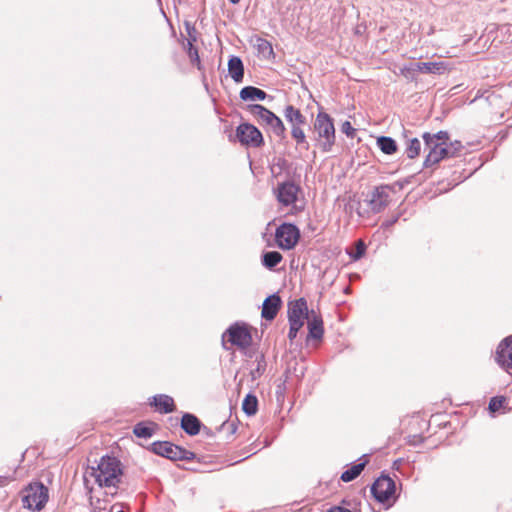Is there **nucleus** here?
<instances>
[{
  "label": "nucleus",
  "instance_id": "nucleus-16",
  "mask_svg": "<svg viewBox=\"0 0 512 512\" xmlns=\"http://www.w3.org/2000/svg\"><path fill=\"white\" fill-rule=\"evenodd\" d=\"M288 318H294V319H300V320L309 318L307 302L304 298H300L298 300H295L294 302L289 303Z\"/></svg>",
  "mask_w": 512,
  "mask_h": 512
},
{
  "label": "nucleus",
  "instance_id": "nucleus-37",
  "mask_svg": "<svg viewBox=\"0 0 512 512\" xmlns=\"http://www.w3.org/2000/svg\"><path fill=\"white\" fill-rule=\"evenodd\" d=\"M448 147L450 152H452L451 155L453 157L462 149L463 146L460 141L451 142L448 140Z\"/></svg>",
  "mask_w": 512,
  "mask_h": 512
},
{
  "label": "nucleus",
  "instance_id": "nucleus-28",
  "mask_svg": "<svg viewBox=\"0 0 512 512\" xmlns=\"http://www.w3.org/2000/svg\"><path fill=\"white\" fill-rule=\"evenodd\" d=\"M302 125H294L291 127V136L295 140L298 146H301L305 149L309 148V143L306 140V135L301 128Z\"/></svg>",
  "mask_w": 512,
  "mask_h": 512
},
{
  "label": "nucleus",
  "instance_id": "nucleus-44",
  "mask_svg": "<svg viewBox=\"0 0 512 512\" xmlns=\"http://www.w3.org/2000/svg\"><path fill=\"white\" fill-rule=\"evenodd\" d=\"M327 512H351V511L346 508L336 506V507H332Z\"/></svg>",
  "mask_w": 512,
  "mask_h": 512
},
{
  "label": "nucleus",
  "instance_id": "nucleus-1",
  "mask_svg": "<svg viewBox=\"0 0 512 512\" xmlns=\"http://www.w3.org/2000/svg\"><path fill=\"white\" fill-rule=\"evenodd\" d=\"M87 473L94 478L101 488L112 489L115 495L123 476V467L120 460L112 456L101 457L96 467H90Z\"/></svg>",
  "mask_w": 512,
  "mask_h": 512
},
{
  "label": "nucleus",
  "instance_id": "nucleus-45",
  "mask_svg": "<svg viewBox=\"0 0 512 512\" xmlns=\"http://www.w3.org/2000/svg\"><path fill=\"white\" fill-rule=\"evenodd\" d=\"M286 160L285 159H279L278 162H277V166L280 168V169H283L286 165Z\"/></svg>",
  "mask_w": 512,
  "mask_h": 512
},
{
  "label": "nucleus",
  "instance_id": "nucleus-39",
  "mask_svg": "<svg viewBox=\"0 0 512 512\" xmlns=\"http://www.w3.org/2000/svg\"><path fill=\"white\" fill-rule=\"evenodd\" d=\"M290 328L300 330L304 324V320L288 318Z\"/></svg>",
  "mask_w": 512,
  "mask_h": 512
},
{
  "label": "nucleus",
  "instance_id": "nucleus-15",
  "mask_svg": "<svg viewBox=\"0 0 512 512\" xmlns=\"http://www.w3.org/2000/svg\"><path fill=\"white\" fill-rule=\"evenodd\" d=\"M451 153L448 147V141H445V144L439 146L436 151L427 154L423 166L426 168L431 167L445 158L452 157Z\"/></svg>",
  "mask_w": 512,
  "mask_h": 512
},
{
  "label": "nucleus",
  "instance_id": "nucleus-20",
  "mask_svg": "<svg viewBox=\"0 0 512 512\" xmlns=\"http://www.w3.org/2000/svg\"><path fill=\"white\" fill-rule=\"evenodd\" d=\"M368 463L367 455H363L356 464H354L351 468L345 470L342 474L340 479L343 482H350L356 479L361 472L364 470L365 466Z\"/></svg>",
  "mask_w": 512,
  "mask_h": 512
},
{
  "label": "nucleus",
  "instance_id": "nucleus-36",
  "mask_svg": "<svg viewBox=\"0 0 512 512\" xmlns=\"http://www.w3.org/2000/svg\"><path fill=\"white\" fill-rule=\"evenodd\" d=\"M341 131L346 134L348 137L353 138L356 133V129L353 128L349 121H345L341 125Z\"/></svg>",
  "mask_w": 512,
  "mask_h": 512
},
{
  "label": "nucleus",
  "instance_id": "nucleus-23",
  "mask_svg": "<svg viewBox=\"0 0 512 512\" xmlns=\"http://www.w3.org/2000/svg\"><path fill=\"white\" fill-rule=\"evenodd\" d=\"M284 117L287 122L292 126L304 125L306 123L305 116L301 111L292 105H288L284 109Z\"/></svg>",
  "mask_w": 512,
  "mask_h": 512
},
{
  "label": "nucleus",
  "instance_id": "nucleus-27",
  "mask_svg": "<svg viewBox=\"0 0 512 512\" xmlns=\"http://www.w3.org/2000/svg\"><path fill=\"white\" fill-rule=\"evenodd\" d=\"M242 409L248 416L255 415L258 409L257 397L251 393L247 394L243 400Z\"/></svg>",
  "mask_w": 512,
  "mask_h": 512
},
{
  "label": "nucleus",
  "instance_id": "nucleus-21",
  "mask_svg": "<svg viewBox=\"0 0 512 512\" xmlns=\"http://www.w3.org/2000/svg\"><path fill=\"white\" fill-rule=\"evenodd\" d=\"M239 97L243 101H263L267 97V93L255 86H245L240 90Z\"/></svg>",
  "mask_w": 512,
  "mask_h": 512
},
{
  "label": "nucleus",
  "instance_id": "nucleus-35",
  "mask_svg": "<svg viewBox=\"0 0 512 512\" xmlns=\"http://www.w3.org/2000/svg\"><path fill=\"white\" fill-rule=\"evenodd\" d=\"M504 402V397H493L489 402L488 409L490 410V412L495 413L503 407Z\"/></svg>",
  "mask_w": 512,
  "mask_h": 512
},
{
  "label": "nucleus",
  "instance_id": "nucleus-32",
  "mask_svg": "<svg viewBox=\"0 0 512 512\" xmlns=\"http://www.w3.org/2000/svg\"><path fill=\"white\" fill-rule=\"evenodd\" d=\"M366 252V244L362 240H358L355 245V249L349 252V256L352 260L357 261L361 259Z\"/></svg>",
  "mask_w": 512,
  "mask_h": 512
},
{
  "label": "nucleus",
  "instance_id": "nucleus-46",
  "mask_svg": "<svg viewBox=\"0 0 512 512\" xmlns=\"http://www.w3.org/2000/svg\"><path fill=\"white\" fill-rule=\"evenodd\" d=\"M229 2L232 4H238L240 2V0H229Z\"/></svg>",
  "mask_w": 512,
  "mask_h": 512
},
{
  "label": "nucleus",
  "instance_id": "nucleus-41",
  "mask_svg": "<svg viewBox=\"0 0 512 512\" xmlns=\"http://www.w3.org/2000/svg\"><path fill=\"white\" fill-rule=\"evenodd\" d=\"M398 219H399V215L394 216V217H392L390 219H387L386 221L383 222L382 226L384 228H389L392 225H394L398 221Z\"/></svg>",
  "mask_w": 512,
  "mask_h": 512
},
{
  "label": "nucleus",
  "instance_id": "nucleus-24",
  "mask_svg": "<svg viewBox=\"0 0 512 512\" xmlns=\"http://www.w3.org/2000/svg\"><path fill=\"white\" fill-rule=\"evenodd\" d=\"M312 313L314 312L312 311ZM308 329L310 337L314 339H321L324 333L323 321L321 317L317 316L316 314H313L311 317L309 316Z\"/></svg>",
  "mask_w": 512,
  "mask_h": 512
},
{
  "label": "nucleus",
  "instance_id": "nucleus-18",
  "mask_svg": "<svg viewBox=\"0 0 512 512\" xmlns=\"http://www.w3.org/2000/svg\"><path fill=\"white\" fill-rule=\"evenodd\" d=\"M181 428L190 436H195L200 432L201 422L191 413L183 414L181 418Z\"/></svg>",
  "mask_w": 512,
  "mask_h": 512
},
{
  "label": "nucleus",
  "instance_id": "nucleus-38",
  "mask_svg": "<svg viewBox=\"0 0 512 512\" xmlns=\"http://www.w3.org/2000/svg\"><path fill=\"white\" fill-rule=\"evenodd\" d=\"M185 28H186V31H187V34L189 36V40L188 41H191L192 43L196 41V29L193 25H191L190 23L186 22L185 23Z\"/></svg>",
  "mask_w": 512,
  "mask_h": 512
},
{
  "label": "nucleus",
  "instance_id": "nucleus-31",
  "mask_svg": "<svg viewBox=\"0 0 512 512\" xmlns=\"http://www.w3.org/2000/svg\"><path fill=\"white\" fill-rule=\"evenodd\" d=\"M153 432V428L143 422L137 423L133 428V433L139 438H150Z\"/></svg>",
  "mask_w": 512,
  "mask_h": 512
},
{
  "label": "nucleus",
  "instance_id": "nucleus-26",
  "mask_svg": "<svg viewBox=\"0 0 512 512\" xmlns=\"http://www.w3.org/2000/svg\"><path fill=\"white\" fill-rule=\"evenodd\" d=\"M283 259L278 251H268L262 255V264L268 269L275 268Z\"/></svg>",
  "mask_w": 512,
  "mask_h": 512
},
{
  "label": "nucleus",
  "instance_id": "nucleus-5",
  "mask_svg": "<svg viewBox=\"0 0 512 512\" xmlns=\"http://www.w3.org/2000/svg\"><path fill=\"white\" fill-rule=\"evenodd\" d=\"M249 112L259 120L267 124L278 137H284L286 128L282 120L272 111L260 104L248 105Z\"/></svg>",
  "mask_w": 512,
  "mask_h": 512
},
{
  "label": "nucleus",
  "instance_id": "nucleus-14",
  "mask_svg": "<svg viewBox=\"0 0 512 512\" xmlns=\"http://www.w3.org/2000/svg\"><path fill=\"white\" fill-rule=\"evenodd\" d=\"M424 140L425 150L429 152L436 151L439 146L445 144V141L449 140V134L446 131H439L437 133H424L422 135Z\"/></svg>",
  "mask_w": 512,
  "mask_h": 512
},
{
  "label": "nucleus",
  "instance_id": "nucleus-47",
  "mask_svg": "<svg viewBox=\"0 0 512 512\" xmlns=\"http://www.w3.org/2000/svg\"><path fill=\"white\" fill-rule=\"evenodd\" d=\"M118 512H124V511H118Z\"/></svg>",
  "mask_w": 512,
  "mask_h": 512
},
{
  "label": "nucleus",
  "instance_id": "nucleus-8",
  "mask_svg": "<svg viewBox=\"0 0 512 512\" xmlns=\"http://www.w3.org/2000/svg\"><path fill=\"white\" fill-rule=\"evenodd\" d=\"M236 137L241 144L246 146L260 147L263 144L261 132L249 123H243L237 127Z\"/></svg>",
  "mask_w": 512,
  "mask_h": 512
},
{
  "label": "nucleus",
  "instance_id": "nucleus-29",
  "mask_svg": "<svg viewBox=\"0 0 512 512\" xmlns=\"http://www.w3.org/2000/svg\"><path fill=\"white\" fill-rule=\"evenodd\" d=\"M256 47L259 54L265 58H270L272 55H274L272 44L266 39L258 38Z\"/></svg>",
  "mask_w": 512,
  "mask_h": 512
},
{
  "label": "nucleus",
  "instance_id": "nucleus-25",
  "mask_svg": "<svg viewBox=\"0 0 512 512\" xmlns=\"http://www.w3.org/2000/svg\"><path fill=\"white\" fill-rule=\"evenodd\" d=\"M377 146L387 155H392L397 151L396 141L388 136H380L377 138Z\"/></svg>",
  "mask_w": 512,
  "mask_h": 512
},
{
  "label": "nucleus",
  "instance_id": "nucleus-4",
  "mask_svg": "<svg viewBox=\"0 0 512 512\" xmlns=\"http://www.w3.org/2000/svg\"><path fill=\"white\" fill-rule=\"evenodd\" d=\"M151 450L155 454L172 461H191L196 457L194 452L168 441H157L152 443Z\"/></svg>",
  "mask_w": 512,
  "mask_h": 512
},
{
  "label": "nucleus",
  "instance_id": "nucleus-30",
  "mask_svg": "<svg viewBox=\"0 0 512 512\" xmlns=\"http://www.w3.org/2000/svg\"><path fill=\"white\" fill-rule=\"evenodd\" d=\"M421 143L419 139L412 138L408 141V145L406 147L405 153L408 158L413 159L420 154Z\"/></svg>",
  "mask_w": 512,
  "mask_h": 512
},
{
  "label": "nucleus",
  "instance_id": "nucleus-22",
  "mask_svg": "<svg viewBox=\"0 0 512 512\" xmlns=\"http://www.w3.org/2000/svg\"><path fill=\"white\" fill-rule=\"evenodd\" d=\"M416 69L422 73L440 75L447 70V64L445 62H418Z\"/></svg>",
  "mask_w": 512,
  "mask_h": 512
},
{
  "label": "nucleus",
  "instance_id": "nucleus-6",
  "mask_svg": "<svg viewBox=\"0 0 512 512\" xmlns=\"http://www.w3.org/2000/svg\"><path fill=\"white\" fill-rule=\"evenodd\" d=\"M300 238L298 227L291 223L281 224L275 232V240L277 245L283 250L294 248Z\"/></svg>",
  "mask_w": 512,
  "mask_h": 512
},
{
  "label": "nucleus",
  "instance_id": "nucleus-34",
  "mask_svg": "<svg viewBox=\"0 0 512 512\" xmlns=\"http://www.w3.org/2000/svg\"><path fill=\"white\" fill-rule=\"evenodd\" d=\"M256 361H257V366L255 369H252V371H251V376L253 379H257L258 377H260L264 373L265 368H266V363H265V359H264L263 355H260L259 357H257Z\"/></svg>",
  "mask_w": 512,
  "mask_h": 512
},
{
  "label": "nucleus",
  "instance_id": "nucleus-12",
  "mask_svg": "<svg viewBox=\"0 0 512 512\" xmlns=\"http://www.w3.org/2000/svg\"><path fill=\"white\" fill-rule=\"evenodd\" d=\"M391 187L389 185H381L376 187L369 199V205L374 213L381 212L390 201Z\"/></svg>",
  "mask_w": 512,
  "mask_h": 512
},
{
  "label": "nucleus",
  "instance_id": "nucleus-10",
  "mask_svg": "<svg viewBox=\"0 0 512 512\" xmlns=\"http://www.w3.org/2000/svg\"><path fill=\"white\" fill-rule=\"evenodd\" d=\"M495 359L499 366L512 376V335L500 342Z\"/></svg>",
  "mask_w": 512,
  "mask_h": 512
},
{
  "label": "nucleus",
  "instance_id": "nucleus-3",
  "mask_svg": "<svg viewBox=\"0 0 512 512\" xmlns=\"http://www.w3.org/2000/svg\"><path fill=\"white\" fill-rule=\"evenodd\" d=\"M49 498L48 488L41 482L29 484L23 491V507L31 511L42 510Z\"/></svg>",
  "mask_w": 512,
  "mask_h": 512
},
{
  "label": "nucleus",
  "instance_id": "nucleus-9",
  "mask_svg": "<svg viewBox=\"0 0 512 512\" xmlns=\"http://www.w3.org/2000/svg\"><path fill=\"white\" fill-rule=\"evenodd\" d=\"M276 198L283 206H290L296 203L300 186L292 181L279 183L276 189Z\"/></svg>",
  "mask_w": 512,
  "mask_h": 512
},
{
  "label": "nucleus",
  "instance_id": "nucleus-13",
  "mask_svg": "<svg viewBox=\"0 0 512 512\" xmlns=\"http://www.w3.org/2000/svg\"><path fill=\"white\" fill-rule=\"evenodd\" d=\"M281 304H282L281 298L277 294H272V295L268 296L264 300L263 305H262V312H261L262 318H264L268 321L273 320L276 317L279 309L281 308Z\"/></svg>",
  "mask_w": 512,
  "mask_h": 512
},
{
  "label": "nucleus",
  "instance_id": "nucleus-7",
  "mask_svg": "<svg viewBox=\"0 0 512 512\" xmlns=\"http://www.w3.org/2000/svg\"><path fill=\"white\" fill-rule=\"evenodd\" d=\"M396 485L388 475H381L371 486L373 497L380 503H385L395 494Z\"/></svg>",
  "mask_w": 512,
  "mask_h": 512
},
{
  "label": "nucleus",
  "instance_id": "nucleus-33",
  "mask_svg": "<svg viewBox=\"0 0 512 512\" xmlns=\"http://www.w3.org/2000/svg\"><path fill=\"white\" fill-rule=\"evenodd\" d=\"M187 46H188L187 53L190 58V61L193 64H196L197 68L200 70L201 69V61H200V57L198 54V50L193 46L191 41H188Z\"/></svg>",
  "mask_w": 512,
  "mask_h": 512
},
{
  "label": "nucleus",
  "instance_id": "nucleus-11",
  "mask_svg": "<svg viewBox=\"0 0 512 512\" xmlns=\"http://www.w3.org/2000/svg\"><path fill=\"white\" fill-rule=\"evenodd\" d=\"M228 341L239 348H247L252 342V336L244 325L238 323L231 325L227 331Z\"/></svg>",
  "mask_w": 512,
  "mask_h": 512
},
{
  "label": "nucleus",
  "instance_id": "nucleus-19",
  "mask_svg": "<svg viewBox=\"0 0 512 512\" xmlns=\"http://www.w3.org/2000/svg\"><path fill=\"white\" fill-rule=\"evenodd\" d=\"M228 72L236 83H241L244 78V65L240 57L231 56L228 61Z\"/></svg>",
  "mask_w": 512,
  "mask_h": 512
},
{
  "label": "nucleus",
  "instance_id": "nucleus-42",
  "mask_svg": "<svg viewBox=\"0 0 512 512\" xmlns=\"http://www.w3.org/2000/svg\"><path fill=\"white\" fill-rule=\"evenodd\" d=\"M223 428L229 430L231 434H234L237 430V426L234 422L224 423Z\"/></svg>",
  "mask_w": 512,
  "mask_h": 512
},
{
  "label": "nucleus",
  "instance_id": "nucleus-17",
  "mask_svg": "<svg viewBox=\"0 0 512 512\" xmlns=\"http://www.w3.org/2000/svg\"><path fill=\"white\" fill-rule=\"evenodd\" d=\"M150 405L154 406L161 413H171L175 410L174 400L166 394H159L152 397Z\"/></svg>",
  "mask_w": 512,
  "mask_h": 512
},
{
  "label": "nucleus",
  "instance_id": "nucleus-40",
  "mask_svg": "<svg viewBox=\"0 0 512 512\" xmlns=\"http://www.w3.org/2000/svg\"><path fill=\"white\" fill-rule=\"evenodd\" d=\"M15 471L11 475H1L0 476V487L6 486L9 482L14 481Z\"/></svg>",
  "mask_w": 512,
  "mask_h": 512
},
{
  "label": "nucleus",
  "instance_id": "nucleus-2",
  "mask_svg": "<svg viewBox=\"0 0 512 512\" xmlns=\"http://www.w3.org/2000/svg\"><path fill=\"white\" fill-rule=\"evenodd\" d=\"M316 141L323 152H330L335 144V127L333 119L325 112H319L314 122Z\"/></svg>",
  "mask_w": 512,
  "mask_h": 512
},
{
  "label": "nucleus",
  "instance_id": "nucleus-43",
  "mask_svg": "<svg viewBox=\"0 0 512 512\" xmlns=\"http://www.w3.org/2000/svg\"><path fill=\"white\" fill-rule=\"evenodd\" d=\"M298 331L299 330H296L294 328H290L289 327L288 338H289L290 341H293L297 337Z\"/></svg>",
  "mask_w": 512,
  "mask_h": 512
}]
</instances>
